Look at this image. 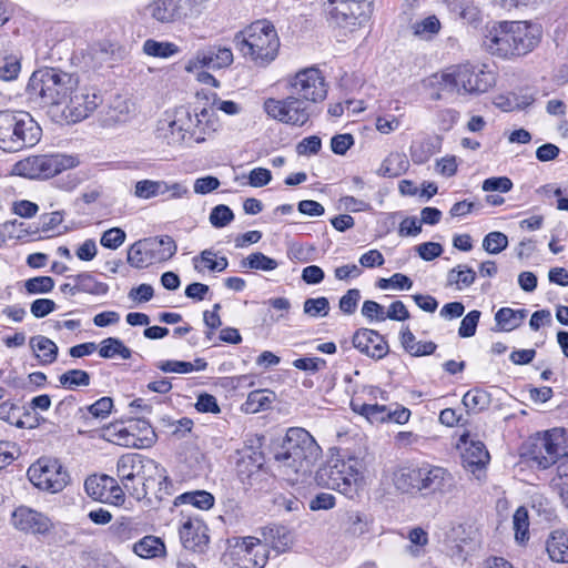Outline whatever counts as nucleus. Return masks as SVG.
<instances>
[{
	"label": "nucleus",
	"mask_w": 568,
	"mask_h": 568,
	"mask_svg": "<svg viewBox=\"0 0 568 568\" xmlns=\"http://www.w3.org/2000/svg\"><path fill=\"white\" fill-rule=\"evenodd\" d=\"M537 28L526 21H501L487 29L483 47L491 55L515 60L531 52L539 43Z\"/></svg>",
	"instance_id": "f257e3e1"
},
{
	"label": "nucleus",
	"mask_w": 568,
	"mask_h": 568,
	"mask_svg": "<svg viewBox=\"0 0 568 568\" xmlns=\"http://www.w3.org/2000/svg\"><path fill=\"white\" fill-rule=\"evenodd\" d=\"M321 447L304 428L292 427L286 432L281 444L274 446L273 456L286 476H305L321 455Z\"/></svg>",
	"instance_id": "f03ea898"
},
{
	"label": "nucleus",
	"mask_w": 568,
	"mask_h": 568,
	"mask_svg": "<svg viewBox=\"0 0 568 568\" xmlns=\"http://www.w3.org/2000/svg\"><path fill=\"white\" fill-rule=\"evenodd\" d=\"M233 42L244 58L258 67H266L274 61L281 45L275 27L266 19L256 20L235 33Z\"/></svg>",
	"instance_id": "7ed1b4c3"
},
{
	"label": "nucleus",
	"mask_w": 568,
	"mask_h": 568,
	"mask_svg": "<svg viewBox=\"0 0 568 568\" xmlns=\"http://www.w3.org/2000/svg\"><path fill=\"white\" fill-rule=\"evenodd\" d=\"M79 80L60 69L44 68L32 73L27 85L29 100L41 106L62 105Z\"/></svg>",
	"instance_id": "20e7f679"
},
{
	"label": "nucleus",
	"mask_w": 568,
	"mask_h": 568,
	"mask_svg": "<svg viewBox=\"0 0 568 568\" xmlns=\"http://www.w3.org/2000/svg\"><path fill=\"white\" fill-rule=\"evenodd\" d=\"M42 129L26 111H0V149L18 152L34 146L41 139Z\"/></svg>",
	"instance_id": "39448f33"
},
{
	"label": "nucleus",
	"mask_w": 568,
	"mask_h": 568,
	"mask_svg": "<svg viewBox=\"0 0 568 568\" xmlns=\"http://www.w3.org/2000/svg\"><path fill=\"white\" fill-rule=\"evenodd\" d=\"M358 459L333 449L326 463L316 471V483L352 497L357 490Z\"/></svg>",
	"instance_id": "423d86ee"
},
{
	"label": "nucleus",
	"mask_w": 568,
	"mask_h": 568,
	"mask_svg": "<svg viewBox=\"0 0 568 568\" xmlns=\"http://www.w3.org/2000/svg\"><path fill=\"white\" fill-rule=\"evenodd\" d=\"M494 83L495 78L491 72L477 70L471 64H460L449 71L435 73L429 78V85L450 93H484Z\"/></svg>",
	"instance_id": "0eeeda50"
},
{
	"label": "nucleus",
	"mask_w": 568,
	"mask_h": 568,
	"mask_svg": "<svg viewBox=\"0 0 568 568\" xmlns=\"http://www.w3.org/2000/svg\"><path fill=\"white\" fill-rule=\"evenodd\" d=\"M324 6L328 22L344 34L364 28L374 12V0H327Z\"/></svg>",
	"instance_id": "6e6552de"
},
{
	"label": "nucleus",
	"mask_w": 568,
	"mask_h": 568,
	"mask_svg": "<svg viewBox=\"0 0 568 568\" xmlns=\"http://www.w3.org/2000/svg\"><path fill=\"white\" fill-rule=\"evenodd\" d=\"M158 469L153 459L140 454L122 455L116 463V475L123 488L134 498H144L148 494L149 474Z\"/></svg>",
	"instance_id": "1a4fd4ad"
},
{
	"label": "nucleus",
	"mask_w": 568,
	"mask_h": 568,
	"mask_svg": "<svg viewBox=\"0 0 568 568\" xmlns=\"http://www.w3.org/2000/svg\"><path fill=\"white\" fill-rule=\"evenodd\" d=\"M561 435L557 429L537 433L521 445L520 456L532 462L538 468L547 469L567 455L566 447L559 443Z\"/></svg>",
	"instance_id": "9d476101"
},
{
	"label": "nucleus",
	"mask_w": 568,
	"mask_h": 568,
	"mask_svg": "<svg viewBox=\"0 0 568 568\" xmlns=\"http://www.w3.org/2000/svg\"><path fill=\"white\" fill-rule=\"evenodd\" d=\"M73 166H75V160L72 156L34 155L19 161L16 164V171L19 175L29 179H49Z\"/></svg>",
	"instance_id": "9b49d317"
},
{
	"label": "nucleus",
	"mask_w": 568,
	"mask_h": 568,
	"mask_svg": "<svg viewBox=\"0 0 568 568\" xmlns=\"http://www.w3.org/2000/svg\"><path fill=\"white\" fill-rule=\"evenodd\" d=\"M27 475L30 481L42 490L61 491L69 483L70 476L58 459L41 457L32 464Z\"/></svg>",
	"instance_id": "f8f14e48"
},
{
	"label": "nucleus",
	"mask_w": 568,
	"mask_h": 568,
	"mask_svg": "<svg viewBox=\"0 0 568 568\" xmlns=\"http://www.w3.org/2000/svg\"><path fill=\"white\" fill-rule=\"evenodd\" d=\"M307 103L294 94L285 99L268 98L264 101V111L271 118L290 125L303 126L311 116Z\"/></svg>",
	"instance_id": "ddd939ff"
},
{
	"label": "nucleus",
	"mask_w": 568,
	"mask_h": 568,
	"mask_svg": "<svg viewBox=\"0 0 568 568\" xmlns=\"http://www.w3.org/2000/svg\"><path fill=\"white\" fill-rule=\"evenodd\" d=\"M291 93L305 103H318L327 95V84L317 68H307L288 80Z\"/></svg>",
	"instance_id": "4468645a"
},
{
	"label": "nucleus",
	"mask_w": 568,
	"mask_h": 568,
	"mask_svg": "<svg viewBox=\"0 0 568 568\" xmlns=\"http://www.w3.org/2000/svg\"><path fill=\"white\" fill-rule=\"evenodd\" d=\"M230 556L234 568H263L268 559L266 546L252 536L236 539Z\"/></svg>",
	"instance_id": "2eb2a0df"
},
{
	"label": "nucleus",
	"mask_w": 568,
	"mask_h": 568,
	"mask_svg": "<svg viewBox=\"0 0 568 568\" xmlns=\"http://www.w3.org/2000/svg\"><path fill=\"white\" fill-rule=\"evenodd\" d=\"M102 102L101 95L89 88H77L62 104V113L71 122H80L87 119Z\"/></svg>",
	"instance_id": "dca6fc26"
},
{
	"label": "nucleus",
	"mask_w": 568,
	"mask_h": 568,
	"mask_svg": "<svg viewBox=\"0 0 568 568\" xmlns=\"http://www.w3.org/2000/svg\"><path fill=\"white\" fill-rule=\"evenodd\" d=\"M13 527L22 532L47 536L54 525L45 514L28 506H19L11 516Z\"/></svg>",
	"instance_id": "f3484780"
},
{
	"label": "nucleus",
	"mask_w": 568,
	"mask_h": 568,
	"mask_svg": "<svg viewBox=\"0 0 568 568\" xmlns=\"http://www.w3.org/2000/svg\"><path fill=\"white\" fill-rule=\"evenodd\" d=\"M422 495L448 494L455 487L454 476L444 467L424 464L420 466Z\"/></svg>",
	"instance_id": "a211bd4d"
},
{
	"label": "nucleus",
	"mask_w": 568,
	"mask_h": 568,
	"mask_svg": "<svg viewBox=\"0 0 568 568\" xmlns=\"http://www.w3.org/2000/svg\"><path fill=\"white\" fill-rule=\"evenodd\" d=\"M84 489L87 494L99 501H108L113 499L115 505L124 501L123 488H121L118 481L108 475H93L85 479Z\"/></svg>",
	"instance_id": "6ab92c4d"
},
{
	"label": "nucleus",
	"mask_w": 568,
	"mask_h": 568,
	"mask_svg": "<svg viewBox=\"0 0 568 568\" xmlns=\"http://www.w3.org/2000/svg\"><path fill=\"white\" fill-rule=\"evenodd\" d=\"M108 430L116 436V443L122 446L139 447L138 440H146L149 444L155 439V433L149 422L138 419L130 428L124 427L122 424H114Z\"/></svg>",
	"instance_id": "aec40b11"
},
{
	"label": "nucleus",
	"mask_w": 568,
	"mask_h": 568,
	"mask_svg": "<svg viewBox=\"0 0 568 568\" xmlns=\"http://www.w3.org/2000/svg\"><path fill=\"white\" fill-rule=\"evenodd\" d=\"M352 343L362 354L373 359H382L389 352V346L385 337L377 331L371 328L357 329L352 337Z\"/></svg>",
	"instance_id": "412c9836"
},
{
	"label": "nucleus",
	"mask_w": 568,
	"mask_h": 568,
	"mask_svg": "<svg viewBox=\"0 0 568 568\" xmlns=\"http://www.w3.org/2000/svg\"><path fill=\"white\" fill-rule=\"evenodd\" d=\"M207 526L199 518H189L180 528V538L185 549L204 554L209 547Z\"/></svg>",
	"instance_id": "4be33fe9"
},
{
	"label": "nucleus",
	"mask_w": 568,
	"mask_h": 568,
	"mask_svg": "<svg viewBox=\"0 0 568 568\" xmlns=\"http://www.w3.org/2000/svg\"><path fill=\"white\" fill-rule=\"evenodd\" d=\"M233 62V53L230 48L211 45L197 51L194 59L189 62L187 70L193 68L222 69Z\"/></svg>",
	"instance_id": "5701e85b"
},
{
	"label": "nucleus",
	"mask_w": 568,
	"mask_h": 568,
	"mask_svg": "<svg viewBox=\"0 0 568 568\" xmlns=\"http://www.w3.org/2000/svg\"><path fill=\"white\" fill-rule=\"evenodd\" d=\"M489 459V453L485 444L480 440H470L469 445L466 446L462 453L463 467L471 473L478 480L485 477Z\"/></svg>",
	"instance_id": "b1692460"
},
{
	"label": "nucleus",
	"mask_w": 568,
	"mask_h": 568,
	"mask_svg": "<svg viewBox=\"0 0 568 568\" xmlns=\"http://www.w3.org/2000/svg\"><path fill=\"white\" fill-rule=\"evenodd\" d=\"M144 244L146 248L144 253L149 257L150 265L171 260L178 251V245L170 235L144 239Z\"/></svg>",
	"instance_id": "393cba45"
},
{
	"label": "nucleus",
	"mask_w": 568,
	"mask_h": 568,
	"mask_svg": "<svg viewBox=\"0 0 568 568\" xmlns=\"http://www.w3.org/2000/svg\"><path fill=\"white\" fill-rule=\"evenodd\" d=\"M148 10L152 18L162 23L174 22L183 17H187L184 6L178 0H153Z\"/></svg>",
	"instance_id": "a878e982"
},
{
	"label": "nucleus",
	"mask_w": 568,
	"mask_h": 568,
	"mask_svg": "<svg viewBox=\"0 0 568 568\" xmlns=\"http://www.w3.org/2000/svg\"><path fill=\"white\" fill-rule=\"evenodd\" d=\"M155 135L169 146H180L186 143L185 133L179 129L173 112H166L165 116L158 121Z\"/></svg>",
	"instance_id": "bb28decb"
},
{
	"label": "nucleus",
	"mask_w": 568,
	"mask_h": 568,
	"mask_svg": "<svg viewBox=\"0 0 568 568\" xmlns=\"http://www.w3.org/2000/svg\"><path fill=\"white\" fill-rule=\"evenodd\" d=\"M395 487L404 494H422L420 467H403L394 473Z\"/></svg>",
	"instance_id": "cd10ccee"
},
{
	"label": "nucleus",
	"mask_w": 568,
	"mask_h": 568,
	"mask_svg": "<svg viewBox=\"0 0 568 568\" xmlns=\"http://www.w3.org/2000/svg\"><path fill=\"white\" fill-rule=\"evenodd\" d=\"M194 130L200 131L199 139H192V143H203L219 129V119L213 110L202 108L195 109Z\"/></svg>",
	"instance_id": "c85d7f7f"
},
{
	"label": "nucleus",
	"mask_w": 568,
	"mask_h": 568,
	"mask_svg": "<svg viewBox=\"0 0 568 568\" xmlns=\"http://www.w3.org/2000/svg\"><path fill=\"white\" fill-rule=\"evenodd\" d=\"M264 463L261 452L246 448L241 452V458L236 463V471L239 477L244 479L251 478L252 475L260 471Z\"/></svg>",
	"instance_id": "c756f323"
},
{
	"label": "nucleus",
	"mask_w": 568,
	"mask_h": 568,
	"mask_svg": "<svg viewBox=\"0 0 568 568\" xmlns=\"http://www.w3.org/2000/svg\"><path fill=\"white\" fill-rule=\"evenodd\" d=\"M29 345L41 365H49L57 361L59 348L52 339L36 335L29 339Z\"/></svg>",
	"instance_id": "7c9ffc66"
},
{
	"label": "nucleus",
	"mask_w": 568,
	"mask_h": 568,
	"mask_svg": "<svg viewBox=\"0 0 568 568\" xmlns=\"http://www.w3.org/2000/svg\"><path fill=\"white\" fill-rule=\"evenodd\" d=\"M132 549L135 555L145 559L161 558L166 555L164 541L160 537L153 535H148L141 538L133 545Z\"/></svg>",
	"instance_id": "2f4dec72"
},
{
	"label": "nucleus",
	"mask_w": 568,
	"mask_h": 568,
	"mask_svg": "<svg viewBox=\"0 0 568 568\" xmlns=\"http://www.w3.org/2000/svg\"><path fill=\"white\" fill-rule=\"evenodd\" d=\"M527 316V310H513L510 307H501L495 314L496 332H510L519 327Z\"/></svg>",
	"instance_id": "473e14b6"
},
{
	"label": "nucleus",
	"mask_w": 568,
	"mask_h": 568,
	"mask_svg": "<svg viewBox=\"0 0 568 568\" xmlns=\"http://www.w3.org/2000/svg\"><path fill=\"white\" fill-rule=\"evenodd\" d=\"M174 118L178 122L179 129L185 133L186 143H192V139L200 138V131L196 132L194 128L195 121V109H192L190 105H180L176 106L173 111Z\"/></svg>",
	"instance_id": "72a5a7b5"
},
{
	"label": "nucleus",
	"mask_w": 568,
	"mask_h": 568,
	"mask_svg": "<svg viewBox=\"0 0 568 568\" xmlns=\"http://www.w3.org/2000/svg\"><path fill=\"white\" fill-rule=\"evenodd\" d=\"M400 344L408 354L416 357L432 355L437 348V345L432 341L417 342L408 327L400 332Z\"/></svg>",
	"instance_id": "f704fd0d"
},
{
	"label": "nucleus",
	"mask_w": 568,
	"mask_h": 568,
	"mask_svg": "<svg viewBox=\"0 0 568 568\" xmlns=\"http://www.w3.org/2000/svg\"><path fill=\"white\" fill-rule=\"evenodd\" d=\"M546 549L552 561L568 562V534L562 530L552 531Z\"/></svg>",
	"instance_id": "c9c22d12"
},
{
	"label": "nucleus",
	"mask_w": 568,
	"mask_h": 568,
	"mask_svg": "<svg viewBox=\"0 0 568 568\" xmlns=\"http://www.w3.org/2000/svg\"><path fill=\"white\" fill-rule=\"evenodd\" d=\"M265 546L270 545L276 552H284L292 544L291 532L284 526H271L263 530Z\"/></svg>",
	"instance_id": "e433bc0d"
},
{
	"label": "nucleus",
	"mask_w": 568,
	"mask_h": 568,
	"mask_svg": "<svg viewBox=\"0 0 568 568\" xmlns=\"http://www.w3.org/2000/svg\"><path fill=\"white\" fill-rule=\"evenodd\" d=\"M409 162L404 153H390L381 164L378 174L384 178H397L406 173Z\"/></svg>",
	"instance_id": "4c0bfd02"
},
{
	"label": "nucleus",
	"mask_w": 568,
	"mask_h": 568,
	"mask_svg": "<svg viewBox=\"0 0 568 568\" xmlns=\"http://www.w3.org/2000/svg\"><path fill=\"white\" fill-rule=\"evenodd\" d=\"M275 397V393L270 389L252 390L243 404V408L248 414L268 409Z\"/></svg>",
	"instance_id": "58836bf2"
},
{
	"label": "nucleus",
	"mask_w": 568,
	"mask_h": 568,
	"mask_svg": "<svg viewBox=\"0 0 568 568\" xmlns=\"http://www.w3.org/2000/svg\"><path fill=\"white\" fill-rule=\"evenodd\" d=\"M69 278L77 282V290L82 293L91 295H105L109 292V285L97 278L89 272H83L77 275H70Z\"/></svg>",
	"instance_id": "ea45409f"
},
{
	"label": "nucleus",
	"mask_w": 568,
	"mask_h": 568,
	"mask_svg": "<svg viewBox=\"0 0 568 568\" xmlns=\"http://www.w3.org/2000/svg\"><path fill=\"white\" fill-rule=\"evenodd\" d=\"M476 272L467 265H457L447 273V286H456L457 290L469 287L475 283Z\"/></svg>",
	"instance_id": "a19ab883"
},
{
	"label": "nucleus",
	"mask_w": 568,
	"mask_h": 568,
	"mask_svg": "<svg viewBox=\"0 0 568 568\" xmlns=\"http://www.w3.org/2000/svg\"><path fill=\"white\" fill-rule=\"evenodd\" d=\"M490 402V394L479 388L469 389L465 393L462 399L463 405L467 408V414H469V412H483L484 409L488 408Z\"/></svg>",
	"instance_id": "79ce46f5"
},
{
	"label": "nucleus",
	"mask_w": 568,
	"mask_h": 568,
	"mask_svg": "<svg viewBox=\"0 0 568 568\" xmlns=\"http://www.w3.org/2000/svg\"><path fill=\"white\" fill-rule=\"evenodd\" d=\"M99 355L102 358L120 356L123 359H129L132 356V351L121 339L108 337L100 343Z\"/></svg>",
	"instance_id": "37998d69"
},
{
	"label": "nucleus",
	"mask_w": 568,
	"mask_h": 568,
	"mask_svg": "<svg viewBox=\"0 0 568 568\" xmlns=\"http://www.w3.org/2000/svg\"><path fill=\"white\" fill-rule=\"evenodd\" d=\"M351 407L355 413L364 416L369 423H386L387 405L378 404H358L351 402Z\"/></svg>",
	"instance_id": "c03bdc74"
},
{
	"label": "nucleus",
	"mask_w": 568,
	"mask_h": 568,
	"mask_svg": "<svg viewBox=\"0 0 568 568\" xmlns=\"http://www.w3.org/2000/svg\"><path fill=\"white\" fill-rule=\"evenodd\" d=\"M169 192L165 181L141 180L135 183L134 195L139 199H152Z\"/></svg>",
	"instance_id": "a18cd8bd"
},
{
	"label": "nucleus",
	"mask_w": 568,
	"mask_h": 568,
	"mask_svg": "<svg viewBox=\"0 0 568 568\" xmlns=\"http://www.w3.org/2000/svg\"><path fill=\"white\" fill-rule=\"evenodd\" d=\"M180 51L179 47L172 42L156 41L148 39L143 44V52L150 57L170 58Z\"/></svg>",
	"instance_id": "49530a36"
},
{
	"label": "nucleus",
	"mask_w": 568,
	"mask_h": 568,
	"mask_svg": "<svg viewBox=\"0 0 568 568\" xmlns=\"http://www.w3.org/2000/svg\"><path fill=\"white\" fill-rule=\"evenodd\" d=\"M30 417V413H22V407L16 405L9 400L0 404V419L7 422L10 425H13L18 428L26 427V423L22 419V416Z\"/></svg>",
	"instance_id": "de8ad7c7"
},
{
	"label": "nucleus",
	"mask_w": 568,
	"mask_h": 568,
	"mask_svg": "<svg viewBox=\"0 0 568 568\" xmlns=\"http://www.w3.org/2000/svg\"><path fill=\"white\" fill-rule=\"evenodd\" d=\"M181 504H190L199 509L209 510L214 505V496L206 490L184 493L178 497Z\"/></svg>",
	"instance_id": "09e8293b"
},
{
	"label": "nucleus",
	"mask_w": 568,
	"mask_h": 568,
	"mask_svg": "<svg viewBox=\"0 0 568 568\" xmlns=\"http://www.w3.org/2000/svg\"><path fill=\"white\" fill-rule=\"evenodd\" d=\"M59 383L68 389L85 387L91 383L90 374L82 369H69L59 376Z\"/></svg>",
	"instance_id": "8fccbe9b"
},
{
	"label": "nucleus",
	"mask_w": 568,
	"mask_h": 568,
	"mask_svg": "<svg viewBox=\"0 0 568 568\" xmlns=\"http://www.w3.org/2000/svg\"><path fill=\"white\" fill-rule=\"evenodd\" d=\"M278 266V262L272 257L266 256L262 252L251 253L247 257L241 261V267L261 270V271H273Z\"/></svg>",
	"instance_id": "3c124183"
},
{
	"label": "nucleus",
	"mask_w": 568,
	"mask_h": 568,
	"mask_svg": "<svg viewBox=\"0 0 568 568\" xmlns=\"http://www.w3.org/2000/svg\"><path fill=\"white\" fill-rule=\"evenodd\" d=\"M144 252H146L144 239L134 242L128 250V263L135 268L148 267L150 261Z\"/></svg>",
	"instance_id": "603ef678"
},
{
	"label": "nucleus",
	"mask_w": 568,
	"mask_h": 568,
	"mask_svg": "<svg viewBox=\"0 0 568 568\" xmlns=\"http://www.w3.org/2000/svg\"><path fill=\"white\" fill-rule=\"evenodd\" d=\"M508 246V237L499 231L488 233L483 240V248L489 254H498Z\"/></svg>",
	"instance_id": "864d4df0"
},
{
	"label": "nucleus",
	"mask_w": 568,
	"mask_h": 568,
	"mask_svg": "<svg viewBox=\"0 0 568 568\" xmlns=\"http://www.w3.org/2000/svg\"><path fill=\"white\" fill-rule=\"evenodd\" d=\"M54 287V280L51 276H36L24 282L28 294H47Z\"/></svg>",
	"instance_id": "5fc2aeb1"
},
{
	"label": "nucleus",
	"mask_w": 568,
	"mask_h": 568,
	"mask_svg": "<svg viewBox=\"0 0 568 568\" xmlns=\"http://www.w3.org/2000/svg\"><path fill=\"white\" fill-rule=\"evenodd\" d=\"M303 311L312 317H324L329 312V302L326 297L307 298L304 302Z\"/></svg>",
	"instance_id": "6e6d98bb"
},
{
	"label": "nucleus",
	"mask_w": 568,
	"mask_h": 568,
	"mask_svg": "<svg viewBox=\"0 0 568 568\" xmlns=\"http://www.w3.org/2000/svg\"><path fill=\"white\" fill-rule=\"evenodd\" d=\"M514 528H515V537L517 541L524 542L528 539V511L524 507H519L514 514Z\"/></svg>",
	"instance_id": "4d7b16f0"
},
{
	"label": "nucleus",
	"mask_w": 568,
	"mask_h": 568,
	"mask_svg": "<svg viewBox=\"0 0 568 568\" xmlns=\"http://www.w3.org/2000/svg\"><path fill=\"white\" fill-rule=\"evenodd\" d=\"M234 220L233 211L224 204L214 206L210 213V222L216 227L221 229L229 225Z\"/></svg>",
	"instance_id": "13d9d810"
},
{
	"label": "nucleus",
	"mask_w": 568,
	"mask_h": 568,
	"mask_svg": "<svg viewBox=\"0 0 568 568\" xmlns=\"http://www.w3.org/2000/svg\"><path fill=\"white\" fill-rule=\"evenodd\" d=\"M126 234L120 227H112L103 232L100 243L103 247L109 250H116L125 241Z\"/></svg>",
	"instance_id": "bf43d9fd"
},
{
	"label": "nucleus",
	"mask_w": 568,
	"mask_h": 568,
	"mask_svg": "<svg viewBox=\"0 0 568 568\" xmlns=\"http://www.w3.org/2000/svg\"><path fill=\"white\" fill-rule=\"evenodd\" d=\"M480 315L481 313L477 310H473L469 313H467L460 322L458 335L463 338L474 336L476 334Z\"/></svg>",
	"instance_id": "052dcab7"
},
{
	"label": "nucleus",
	"mask_w": 568,
	"mask_h": 568,
	"mask_svg": "<svg viewBox=\"0 0 568 568\" xmlns=\"http://www.w3.org/2000/svg\"><path fill=\"white\" fill-rule=\"evenodd\" d=\"M376 286L381 290H387L389 286L398 290H409L413 286V281L405 274L395 273L389 278H379Z\"/></svg>",
	"instance_id": "680f3d73"
},
{
	"label": "nucleus",
	"mask_w": 568,
	"mask_h": 568,
	"mask_svg": "<svg viewBox=\"0 0 568 568\" xmlns=\"http://www.w3.org/2000/svg\"><path fill=\"white\" fill-rule=\"evenodd\" d=\"M20 69V61L17 57H6L0 64V79L4 81H12L17 79Z\"/></svg>",
	"instance_id": "e2e57ef3"
},
{
	"label": "nucleus",
	"mask_w": 568,
	"mask_h": 568,
	"mask_svg": "<svg viewBox=\"0 0 568 568\" xmlns=\"http://www.w3.org/2000/svg\"><path fill=\"white\" fill-rule=\"evenodd\" d=\"M481 189L485 192L507 193L513 189V182L507 176H493L483 182Z\"/></svg>",
	"instance_id": "0e129e2a"
},
{
	"label": "nucleus",
	"mask_w": 568,
	"mask_h": 568,
	"mask_svg": "<svg viewBox=\"0 0 568 568\" xmlns=\"http://www.w3.org/2000/svg\"><path fill=\"white\" fill-rule=\"evenodd\" d=\"M113 400L111 397H102L87 407L88 413L98 419H104L111 413Z\"/></svg>",
	"instance_id": "69168bd1"
},
{
	"label": "nucleus",
	"mask_w": 568,
	"mask_h": 568,
	"mask_svg": "<svg viewBox=\"0 0 568 568\" xmlns=\"http://www.w3.org/2000/svg\"><path fill=\"white\" fill-rule=\"evenodd\" d=\"M359 300H361L359 290L351 288L341 297L339 303H338L339 310L344 314L351 315L356 311Z\"/></svg>",
	"instance_id": "338daca9"
},
{
	"label": "nucleus",
	"mask_w": 568,
	"mask_h": 568,
	"mask_svg": "<svg viewBox=\"0 0 568 568\" xmlns=\"http://www.w3.org/2000/svg\"><path fill=\"white\" fill-rule=\"evenodd\" d=\"M414 34L416 36H424L426 33L428 34H436L440 30V22L436 16H429L425 18L424 20L416 22L413 26Z\"/></svg>",
	"instance_id": "774afa93"
}]
</instances>
